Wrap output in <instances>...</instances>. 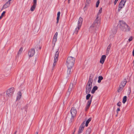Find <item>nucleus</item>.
I'll use <instances>...</instances> for the list:
<instances>
[{
	"mask_svg": "<svg viewBox=\"0 0 134 134\" xmlns=\"http://www.w3.org/2000/svg\"><path fill=\"white\" fill-rule=\"evenodd\" d=\"M100 3V1L99 0H98L96 4V7H98V5Z\"/></svg>",
	"mask_w": 134,
	"mask_h": 134,
	"instance_id": "473e14b6",
	"label": "nucleus"
},
{
	"mask_svg": "<svg viewBox=\"0 0 134 134\" xmlns=\"http://www.w3.org/2000/svg\"><path fill=\"white\" fill-rule=\"evenodd\" d=\"M75 60V58L71 57H69L66 60V65L67 67H72L74 64Z\"/></svg>",
	"mask_w": 134,
	"mask_h": 134,
	"instance_id": "7ed1b4c3",
	"label": "nucleus"
},
{
	"mask_svg": "<svg viewBox=\"0 0 134 134\" xmlns=\"http://www.w3.org/2000/svg\"><path fill=\"white\" fill-rule=\"evenodd\" d=\"M91 119L89 118L88 119V120L86 121V126L87 127L88 126V124L91 121Z\"/></svg>",
	"mask_w": 134,
	"mask_h": 134,
	"instance_id": "7c9ffc66",
	"label": "nucleus"
},
{
	"mask_svg": "<svg viewBox=\"0 0 134 134\" xmlns=\"http://www.w3.org/2000/svg\"><path fill=\"white\" fill-rule=\"evenodd\" d=\"M57 35H58V33H57V32H56V33L54 36V38H53L54 41L55 42L57 41Z\"/></svg>",
	"mask_w": 134,
	"mask_h": 134,
	"instance_id": "a878e982",
	"label": "nucleus"
},
{
	"mask_svg": "<svg viewBox=\"0 0 134 134\" xmlns=\"http://www.w3.org/2000/svg\"><path fill=\"white\" fill-rule=\"evenodd\" d=\"M12 0H9V2H10V1H11Z\"/></svg>",
	"mask_w": 134,
	"mask_h": 134,
	"instance_id": "49530a36",
	"label": "nucleus"
},
{
	"mask_svg": "<svg viewBox=\"0 0 134 134\" xmlns=\"http://www.w3.org/2000/svg\"><path fill=\"white\" fill-rule=\"evenodd\" d=\"M75 130H74V132H75Z\"/></svg>",
	"mask_w": 134,
	"mask_h": 134,
	"instance_id": "de8ad7c7",
	"label": "nucleus"
},
{
	"mask_svg": "<svg viewBox=\"0 0 134 134\" xmlns=\"http://www.w3.org/2000/svg\"><path fill=\"white\" fill-rule=\"evenodd\" d=\"M92 87H89L86 86V94H88L90 92Z\"/></svg>",
	"mask_w": 134,
	"mask_h": 134,
	"instance_id": "2eb2a0df",
	"label": "nucleus"
},
{
	"mask_svg": "<svg viewBox=\"0 0 134 134\" xmlns=\"http://www.w3.org/2000/svg\"><path fill=\"white\" fill-rule=\"evenodd\" d=\"M102 8H100L98 13L97 14V17H99L100 14V13H101L102 12Z\"/></svg>",
	"mask_w": 134,
	"mask_h": 134,
	"instance_id": "cd10ccee",
	"label": "nucleus"
},
{
	"mask_svg": "<svg viewBox=\"0 0 134 134\" xmlns=\"http://www.w3.org/2000/svg\"><path fill=\"white\" fill-rule=\"evenodd\" d=\"M68 70L67 71V74H70L71 73V71L72 67H67Z\"/></svg>",
	"mask_w": 134,
	"mask_h": 134,
	"instance_id": "412c9836",
	"label": "nucleus"
},
{
	"mask_svg": "<svg viewBox=\"0 0 134 134\" xmlns=\"http://www.w3.org/2000/svg\"><path fill=\"white\" fill-rule=\"evenodd\" d=\"M91 96V94H88L86 96V99L87 100Z\"/></svg>",
	"mask_w": 134,
	"mask_h": 134,
	"instance_id": "2f4dec72",
	"label": "nucleus"
},
{
	"mask_svg": "<svg viewBox=\"0 0 134 134\" xmlns=\"http://www.w3.org/2000/svg\"><path fill=\"white\" fill-rule=\"evenodd\" d=\"M117 105L118 106H120L121 105V102H119L117 103Z\"/></svg>",
	"mask_w": 134,
	"mask_h": 134,
	"instance_id": "c9c22d12",
	"label": "nucleus"
},
{
	"mask_svg": "<svg viewBox=\"0 0 134 134\" xmlns=\"http://www.w3.org/2000/svg\"><path fill=\"white\" fill-rule=\"evenodd\" d=\"M93 81V78L91 77L89 78V80L87 82L86 86L92 87V83Z\"/></svg>",
	"mask_w": 134,
	"mask_h": 134,
	"instance_id": "9d476101",
	"label": "nucleus"
},
{
	"mask_svg": "<svg viewBox=\"0 0 134 134\" xmlns=\"http://www.w3.org/2000/svg\"><path fill=\"white\" fill-rule=\"evenodd\" d=\"M22 93L21 91H19L17 94V100H19L21 98Z\"/></svg>",
	"mask_w": 134,
	"mask_h": 134,
	"instance_id": "f3484780",
	"label": "nucleus"
},
{
	"mask_svg": "<svg viewBox=\"0 0 134 134\" xmlns=\"http://www.w3.org/2000/svg\"><path fill=\"white\" fill-rule=\"evenodd\" d=\"M85 123L84 122L82 123L80 125V127L79 128V131L78 132V133H80L82 132L85 127Z\"/></svg>",
	"mask_w": 134,
	"mask_h": 134,
	"instance_id": "9b49d317",
	"label": "nucleus"
},
{
	"mask_svg": "<svg viewBox=\"0 0 134 134\" xmlns=\"http://www.w3.org/2000/svg\"><path fill=\"white\" fill-rule=\"evenodd\" d=\"M91 100H90L88 101V102L87 103V105L85 109H86V110H87L90 107V105H91Z\"/></svg>",
	"mask_w": 134,
	"mask_h": 134,
	"instance_id": "dca6fc26",
	"label": "nucleus"
},
{
	"mask_svg": "<svg viewBox=\"0 0 134 134\" xmlns=\"http://www.w3.org/2000/svg\"><path fill=\"white\" fill-rule=\"evenodd\" d=\"M91 128H88L86 132V134H90L91 132Z\"/></svg>",
	"mask_w": 134,
	"mask_h": 134,
	"instance_id": "bb28decb",
	"label": "nucleus"
},
{
	"mask_svg": "<svg viewBox=\"0 0 134 134\" xmlns=\"http://www.w3.org/2000/svg\"><path fill=\"white\" fill-rule=\"evenodd\" d=\"M60 12H58L57 14V23H58V21L59 19L60 16Z\"/></svg>",
	"mask_w": 134,
	"mask_h": 134,
	"instance_id": "4be33fe9",
	"label": "nucleus"
},
{
	"mask_svg": "<svg viewBox=\"0 0 134 134\" xmlns=\"http://www.w3.org/2000/svg\"><path fill=\"white\" fill-rule=\"evenodd\" d=\"M127 98V97L126 96H125L123 97L122 99V102L124 104L126 102Z\"/></svg>",
	"mask_w": 134,
	"mask_h": 134,
	"instance_id": "c85d7f7f",
	"label": "nucleus"
},
{
	"mask_svg": "<svg viewBox=\"0 0 134 134\" xmlns=\"http://www.w3.org/2000/svg\"><path fill=\"white\" fill-rule=\"evenodd\" d=\"M133 38L132 36H130L129 39V42L131 41L132 40Z\"/></svg>",
	"mask_w": 134,
	"mask_h": 134,
	"instance_id": "72a5a7b5",
	"label": "nucleus"
},
{
	"mask_svg": "<svg viewBox=\"0 0 134 134\" xmlns=\"http://www.w3.org/2000/svg\"><path fill=\"white\" fill-rule=\"evenodd\" d=\"M106 56L105 55H103L102 56L100 61V62L102 64H103L105 59Z\"/></svg>",
	"mask_w": 134,
	"mask_h": 134,
	"instance_id": "4468645a",
	"label": "nucleus"
},
{
	"mask_svg": "<svg viewBox=\"0 0 134 134\" xmlns=\"http://www.w3.org/2000/svg\"><path fill=\"white\" fill-rule=\"evenodd\" d=\"M33 4L36 5L37 0H33Z\"/></svg>",
	"mask_w": 134,
	"mask_h": 134,
	"instance_id": "f704fd0d",
	"label": "nucleus"
},
{
	"mask_svg": "<svg viewBox=\"0 0 134 134\" xmlns=\"http://www.w3.org/2000/svg\"><path fill=\"white\" fill-rule=\"evenodd\" d=\"M10 2L9 1H8L6 2L3 6L2 10L3 9H5L8 7L10 4Z\"/></svg>",
	"mask_w": 134,
	"mask_h": 134,
	"instance_id": "ddd939ff",
	"label": "nucleus"
},
{
	"mask_svg": "<svg viewBox=\"0 0 134 134\" xmlns=\"http://www.w3.org/2000/svg\"><path fill=\"white\" fill-rule=\"evenodd\" d=\"M5 11L3 12V13H2V14L1 15H2V16H3V15L5 14Z\"/></svg>",
	"mask_w": 134,
	"mask_h": 134,
	"instance_id": "58836bf2",
	"label": "nucleus"
},
{
	"mask_svg": "<svg viewBox=\"0 0 134 134\" xmlns=\"http://www.w3.org/2000/svg\"><path fill=\"white\" fill-rule=\"evenodd\" d=\"M23 48L22 47H21L19 49V51H18V53H17V55H19L23 51Z\"/></svg>",
	"mask_w": 134,
	"mask_h": 134,
	"instance_id": "c756f323",
	"label": "nucleus"
},
{
	"mask_svg": "<svg viewBox=\"0 0 134 134\" xmlns=\"http://www.w3.org/2000/svg\"><path fill=\"white\" fill-rule=\"evenodd\" d=\"M126 1V0H121L120 2L119 5V7L118 8V11L119 12L120 11L124 5Z\"/></svg>",
	"mask_w": 134,
	"mask_h": 134,
	"instance_id": "6e6552de",
	"label": "nucleus"
},
{
	"mask_svg": "<svg viewBox=\"0 0 134 134\" xmlns=\"http://www.w3.org/2000/svg\"><path fill=\"white\" fill-rule=\"evenodd\" d=\"M35 53V50L34 49H31L30 50L28 53V54L30 57H32Z\"/></svg>",
	"mask_w": 134,
	"mask_h": 134,
	"instance_id": "1a4fd4ad",
	"label": "nucleus"
},
{
	"mask_svg": "<svg viewBox=\"0 0 134 134\" xmlns=\"http://www.w3.org/2000/svg\"><path fill=\"white\" fill-rule=\"evenodd\" d=\"M100 17H97L94 22L91 26L90 28V30L92 31L95 29L96 28L98 27L100 25Z\"/></svg>",
	"mask_w": 134,
	"mask_h": 134,
	"instance_id": "f03ea898",
	"label": "nucleus"
},
{
	"mask_svg": "<svg viewBox=\"0 0 134 134\" xmlns=\"http://www.w3.org/2000/svg\"><path fill=\"white\" fill-rule=\"evenodd\" d=\"M41 48L40 47V49H41Z\"/></svg>",
	"mask_w": 134,
	"mask_h": 134,
	"instance_id": "8fccbe9b",
	"label": "nucleus"
},
{
	"mask_svg": "<svg viewBox=\"0 0 134 134\" xmlns=\"http://www.w3.org/2000/svg\"><path fill=\"white\" fill-rule=\"evenodd\" d=\"M124 87L123 86L120 85L117 90L118 92H120L122 90Z\"/></svg>",
	"mask_w": 134,
	"mask_h": 134,
	"instance_id": "a211bd4d",
	"label": "nucleus"
},
{
	"mask_svg": "<svg viewBox=\"0 0 134 134\" xmlns=\"http://www.w3.org/2000/svg\"><path fill=\"white\" fill-rule=\"evenodd\" d=\"M36 5L33 4L30 9V10L32 11H34L35 9Z\"/></svg>",
	"mask_w": 134,
	"mask_h": 134,
	"instance_id": "b1692460",
	"label": "nucleus"
},
{
	"mask_svg": "<svg viewBox=\"0 0 134 134\" xmlns=\"http://www.w3.org/2000/svg\"><path fill=\"white\" fill-rule=\"evenodd\" d=\"M118 0H115L114 3V4L115 5L116 4V3Z\"/></svg>",
	"mask_w": 134,
	"mask_h": 134,
	"instance_id": "ea45409f",
	"label": "nucleus"
},
{
	"mask_svg": "<svg viewBox=\"0 0 134 134\" xmlns=\"http://www.w3.org/2000/svg\"><path fill=\"white\" fill-rule=\"evenodd\" d=\"M114 30V31H112V33H113V34H115L116 33V30Z\"/></svg>",
	"mask_w": 134,
	"mask_h": 134,
	"instance_id": "e433bc0d",
	"label": "nucleus"
},
{
	"mask_svg": "<svg viewBox=\"0 0 134 134\" xmlns=\"http://www.w3.org/2000/svg\"><path fill=\"white\" fill-rule=\"evenodd\" d=\"M98 89V87L97 86H94L92 89V91L91 93H92L93 94L95 92V91H96Z\"/></svg>",
	"mask_w": 134,
	"mask_h": 134,
	"instance_id": "aec40b11",
	"label": "nucleus"
},
{
	"mask_svg": "<svg viewBox=\"0 0 134 134\" xmlns=\"http://www.w3.org/2000/svg\"><path fill=\"white\" fill-rule=\"evenodd\" d=\"M92 96L91 97V100H92Z\"/></svg>",
	"mask_w": 134,
	"mask_h": 134,
	"instance_id": "a18cd8bd",
	"label": "nucleus"
},
{
	"mask_svg": "<svg viewBox=\"0 0 134 134\" xmlns=\"http://www.w3.org/2000/svg\"><path fill=\"white\" fill-rule=\"evenodd\" d=\"M2 17H3V16H2V15L0 16V19L2 18Z\"/></svg>",
	"mask_w": 134,
	"mask_h": 134,
	"instance_id": "79ce46f5",
	"label": "nucleus"
},
{
	"mask_svg": "<svg viewBox=\"0 0 134 134\" xmlns=\"http://www.w3.org/2000/svg\"><path fill=\"white\" fill-rule=\"evenodd\" d=\"M74 86V84L73 83H71L70 84V86L68 90V91L67 93V94L69 95L70 93L72 91Z\"/></svg>",
	"mask_w": 134,
	"mask_h": 134,
	"instance_id": "f8f14e48",
	"label": "nucleus"
},
{
	"mask_svg": "<svg viewBox=\"0 0 134 134\" xmlns=\"http://www.w3.org/2000/svg\"><path fill=\"white\" fill-rule=\"evenodd\" d=\"M126 83L127 81L126 79H125L124 80L121 82L120 85H121L124 87V86L126 84Z\"/></svg>",
	"mask_w": 134,
	"mask_h": 134,
	"instance_id": "5701e85b",
	"label": "nucleus"
},
{
	"mask_svg": "<svg viewBox=\"0 0 134 134\" xmlns=\"http://www.w3.org/2000/svg\"><path fill=\"white\" fill-rule=\"evenodd\" d=\"M118 26L120 29L124 32H128L130 30V27L123 21H120Z\"/></svg>",
	"mask_w": 134,
	"mask_h": 134,
	"instance_id": "f257e3e1",
	"label": "nucleus"
},
{
	"mask_svg": "<svg viewBox=\"0 0 134 134\" xmlns=\"http://www.w3.org/2000/svg\"><path fill=\"white\" fill-rule=\"evenodd\" d=\"M98 83H100L101 82V81L103 79V77L102 76H100L98 77Z\"/></svg>",
	"mask_w": 134,
	"mask_h": 134,
	"instance_id": "393cba45",
	"label": "nucleus"
},
{
	"mask_svg": "<svg viewBox=\"0 0 134 134\" xmlns=\"http://www.w3.org/2000/svg\"><path fill=\"white\" fill-rule=\"evenodd\" d=\"M54 52L55 53V56L54 57V63L53 64L52 70L56 65V63L58 60V57L59 52V48H57L56 49H54Z\"/></svg>",
	"mask_w": 134,
	"mask_h": 134,
	"instance_id": "39448f33",
	"label": "nucleus"
},
{
	"mask_svg": "<svg viewBox=\"0 0 134 134\" xmlns=\"http://www.w3.org/2000/svg\"><path fill=\"white\" fill-rule=\"evenodd\" d=\"M83 21V19L81 17L79 18V21L77 23L75 24L74 25V27L75 28L74 32L76 34H77L78 30L80 28L81 25Z\"/></svg>",
	"mask_w": 134,
	"mask_h": 134,
	"instance_id": "20e7f679",
	"label": "nucleus"
},
{
	"mask_svg": "<svg viewBox=\"0 0 134 134\" xmlns=\"http://www.w3.org/2000/svg\"><path fill=\"white\" fill-rule=\"evenodd\" d=\"M90 0H87V2L88 3H89L90 2Z\"/></svg>",
	"mask_w": 134,
	"mask_h": 134,
	"instance_id": "a19ab883",
	"label": "nucleus"
},
{
	"mask_svg": "<svg viewBox=\"0 0 134 134\" xmlns=\"http://www.w3.org/2000/svg\"><path fill=\"white\" fill-rule=\"evenodd\" d=\"M16 133V132H15V133Z\"/></svg>",
	"mask_w": 134,
	"mask_h": 134,
	"instance_id": "3c124183",
	"label": "nucleus"
},
{
	"mask_svg": "<svg viewBox=\"0 0 134 134\" xmlns=\"http://www.w3.org/2000/svg\"><path fill=\"white\" fill-rule=\"evenodd\" d=\"M111 45L109 44L108 47L107 49V52L106 54L107 55H108L109 53V51L110 50V49L111 48Z\"/></svg>",
	"mask_w": 134,
	"mask_h": 134,
	"instance_id": "6ab92c4d",
	"label": "nucleus"
},
{
	"mask_svg": "<svg viewBox=\"0 0 134 134\" xmlns=\"http://www.w3.org/2000/svg\"><path fill=\"white\" fill-rule=\"evenodd\" d=\"M77 113L76 109L74 107H72L70 110V113L71 116V119H73L75 117Z\"/></svg>",
	"mask_w": 134,
	"mask_h": 134,
	"instance_id": "0eeeda50",
	"label": "nucleus"
},
{
	"mask_svg": "<svg viewBox=\"0 0 134 134\" xmlns=\"http://www.w3.org/2000/svg\"><path fill=\"white\" fill-rule=\"evenodd\" d=\"M15 91V89L13 87L10 88L8 89L6 91V94L9 97H12Z\"/></svg>",
	"mask_w": 134,
	"mask_h": 134,
	"instance_id": "423d86ee",
	"label": "nucleus"
},
{
	"mask_svg": "<svg viewBox=\"0 0 134 134\" xmlns=\"http://www.w3.org/2000/svg\"><path fill=\"white\" fill-rule=\"evenodd\" d=\"M74 132H73L72 134H74Z\"/></svg>",
	"mask_w": 134,
	"mask_h": 134,
	"instance_id": "09e8293b",
	"label": "nucleus"
},
{
	"mask_svg": "<svg viewBox=\"0 0 134 134\" xmlns=\"http://www.w3.org/2000/svg\"><path fill=\"white\" fill-rule=\"evenodd\" d=\"M70 0H68V3L69 4L70 3Z\"/></svg>",
	"mask_w": 134,
	"mask_h": 134,
	"instance_id": "37998d69",
	"label": "nucleus"
},
{
	"mask_svg": "<svg viewBox=\"0 0 134 134\" xmlns=\"http://www.w3.org/2000/svg\"><path fill=\"white\" fill-rule=\"evenodd\" d=\"M120 111V109L119 108H118L117 109V110H116V112L117 113H118V112Z\"/></svg>",
	"mask_w": 134,
	"mask_h": 134,
	"instance_id": "4c0bfd02",
	"label": "nucleus"
},
{
	"mask_svg": "<svg viewBox=\"0 0 134 134\" xmlns=\"http://www.w3.org/2000/svg\"><path fill=\"white\" fill-rule=\"evenodd\" d=\"M36 134H38V132H36Z\"/></svg>",
	"mask_w": 134,
	"mask_h": 134,
	"instance_id": "c03bdc74",
	"label": "nucleus"
}]
</instances>
